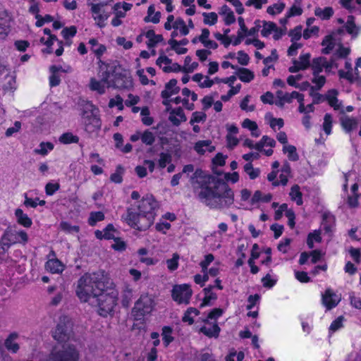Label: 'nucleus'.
Returning <instances> with one entry per match:
<instances>
[{
  "label": "nucleus",
  "instance_id": "dca6fc26",
  "mask_svg": "<svg viewBox=\"0 0 361 361\" xmlns=\"http://www.w3.org/2000/svg\"><path fill=\"white\" fill-rule=\"evenodd\" d=\"M341 124L347 133L355 131L360 127L359 135L361 136V119L345 117L342 119Z\"/></svg>",
  "mask_w": 361,
  "mask_h": 361
},
{
  "label": "nucleus",
  "instance_id": "4d7b16f0",
  "mask_svg": "<svg viewBox=\"0 0 361 361\" xmlns=\"http://www.w3.org/2000/svg\"><path fill=\"white\" fill-rule=\"evenodd\" d=\"M266 119L269 121L270 127L275 130L277 127L279 129L281 128L283 125L284 122L282 118H276L271 116V114H267L266 115Z\"/></svg>",
  "mask_w": 361,
  "mask_h": 361
},
{
  "label": "nucleus",
  "instance_id": "6ab92c4d",
  "mask_svg": "<svg viewBox=\"0 0 361 361\" xmlns=\"http://www.w3.org/2000/svg\"><path fill=\"white\" fill-rule=\"evenodd\" d=\"M133 4L126 2H118L114 4L112 9L115 16L123 18L126 16V12L130 11Z\"/></svg>",
  "mask_w": 361,
  "mask_h": 361
},
{
  "label": "nucleus",
  "instance_id": "f8f14e48",
  "mask_svg": "<svg viewBox=\"0 0 361 361\" xmlns=\"http://www.w3.org/2000/svg\"><path fill=\"white\" fill-rule=\"evenodd\" d=\"M157 65L166 73L180 72L181 69V66L177 63H173L171 59L165 55H161L157 59Z\"/></svg>",
  "mask_w": 361,
  "mask_h": 361
},
{
  "label": "nucleus",
  "instance_id": "b1692460",
  "mask_svg": "<svg viewBox=\"0 0 361 361\" xmlns=\"http://www.w3.org/2000/svg\"><path fill=\"white\" fill-rule=\"evenodd\" d=\"M272 200L271 193H263L260 190H256L250 200V204L255 205L258 202H269Z\"/></svg>",
  "mask_w": 361,
  "mask_h": 361
},
{
  "label": "nucleus",
  "instance_id": "c9c22d12",
  "mask_svg": "<svg viewBox=\"0 0 361 361\" xmlns=\"http://www.w3.org/2000/svg\"><path fill=\"white\" fill-rule=\"evenodd\" d=\"M160 12H156L154 6L150 5L147 9V15L145 18V21L151 22L153 23H158L160 20Z\"/></svg>",
  "mask_w": 361,
  "mask_h": 361
},
{
  "label": "nucleus",
  "instance_id": "423d86ee",
  "mask_svg": "<svg viewBox=\"0 0 361 361\" xmlns=\"http://www.w3.org/2000/svg\"><path fill=\"white\" fill-rule=\"evenodd\" d=\"M113 0H106L105 2L92 5V17L95 24L99 27H104L111 15V11L107 4Z\"/></svg>",
  "mask_w": 361,
  "mask_h": 361
},
{
  "label": "nucleus",
  "instance_id": "20e7f679",
  "mask_svg": "<svg viewBox=\"0 0 361 361\" xmlns=\"http://www.w3.org/2000/svg\"><path fill=\"white\" fill-rule=\"evenodd\" d=\"M155 305L154 298L148 294L142 295L135 302L133 310V314L136 320H140L142 318L150 314Z\"/></svg>",
  "mask_w": 361,
  "mask_h": 361
},
{
  "label": "nucleus",
  "instance_id": "4468645a",
  "mask_svg": "<svg viewBox=\"0 0 361 361\" xmlns=\"http://www.w3.org/2000/svg\"><path fill=\"white\" fill-rule=\"evenodd\" d=\"M310 65V54L308 53L300 54L298 60H294L293 66L288 68L290 73H296L299 71L307 69Z\"/></svg>",
  "mask_w": 361,
  "mask_h": 361
},
{
  "label": "nucleus",
  "instance_id": "39448f33",
  "mask_svg": "<svg viewBox=\"0 0 361 361\" xmlns=\"http://www.w3.org/2000/svg\"><path fill=\"white\" fill-rule=\"evenodd\" d=\"M28 240V236L25 231H17L8 227L2 235L0 245L2 249H8L11 245L16 243L25 244Z\"/></svg>",
  "mask_w": 361,
  "mask_h": 361
},
{
  "label": "nucleus",
  "instance_id": "9d476101",
  "mask_svg": "<svg viewBox=\"0 0 361 361\" xmlns=\"http://www.w3.org/2000/svg\"><path fill=\"white\" fill-rule=\"evenodd\" d=\"M192 294L190 286L186 283L174 286L171 293L173 300L179 304H188Z\"/></svg>",
  "mask_w": 361,
  "mask_h": 361
},
{
  "label": "nucleus",
  "instance_id": "ea45409f",
  "mask_svg": "<svg viewBox=\"0 0 361 361\" xmlns=\"http://www.w3.org/2000/svg\"><path fill=\"white\" fill-rule=\"evenodd\" d=\"M345 27L348 34L353 37H356L359 33V28L355 25L354 18L348 16L345 23Z\"/></svg>",
  "mask_w": 361,
  "mask_h": 361
},
{
  "label": "nucleus",
  "instance_id": "f704fd0d",
  "mask_svg": "<svg viewBox=\"0 0 361 361\" xmlns=\"http://www.w3.org/2000/svg\"><path fill=\"white\" fill-rule=\"evenodd\" d=\"M198 67V63L192 61V58L189 56H186L184 60V64L181 66L180 71L185 73H190L194 72Z\"/></svg>",
  "mask_w": 361,
  "mask_h": 361
},
{
  "label": "nucleus",
  "instance_id": "6e6552de",
  "mask_svg": "<svg viewBox=\"0 0 361 361\" xmlns=\"http://www.w3.org/2000/svg\"><path fill=\"white\" fill-rule=\"evenodd\" d=\"M75 295L81 302H87L90 298V274H84L77 281Z\"/></svg>",
  "mask_w": 361,
  "mask_h": 361
},
{
  "label": "nucleus",
  "instance_id": "4be33fe9",
  "mask_svg": "<svg viewBox=\"0 0 361 361\" xmlns=\"http://www.w3.org/2000/svg\"><path fill=\"white\" fill-rule=\"evenodd\" d=\"M169 120L176 126L186 121L183 110L180 107L176 108L170 112Z\"/></svg>",
  "mask_w": 361,
  "mask_h": 361
},
{
  "label": "nucleus",
  "instance_id": "37998d69",
  "mask_svg": "<svg viewBox=\"0 0 361 361\" xmlns=\"http://www.w3.org/2000/svg\"><path fill=\"white\" fill-rule=\"evenodd\" d=\"M286 7V4L281 1H279L278 2L274 4L267 7V12L269 15L275 16L281 13Z\"/></svg>",
  "mask_w": 361,
  "mask_h": 361
},
{
  "label": "nucleus",
  "instance_id": "c756f323",
  "mask_svg": "<svg viewBox=\"0 0 361 361\" xmlns=\"http://www.w3.org/2000/svg\"><path fill=\"white\" fill-rule=\"evenodd\" d=\"M15 215L17 219V222L23 226L25 228H30L32 224V221L30 218L28 217V216L23 212V211L21 209H17L15 211Z\"/></svg>",
  "mask_w": 361,
  "mask_h": 361
},
{
  "label": "nucleus",
  "instance_id": "ddd939ff",
  "mask_svg": "<svg viewBox=\"0 0 361 361\" xmlns=\"http://www.w3.org/2000/svg\"><path fill=\"white\" fill-rule=\"evenodd\" d=\"M194 151L200 156L212 153L215 150V146L210 140H200L194 143Z\"/></svg>",
  "mask_w": 361,
  "mask_h": 361
},
{
  "label": "nucleus",
  "instance_id": "a18cd8bd",
  "mask_svg": "<svg viewBox=\"0 0 361 361\" xmlns=\"http://www.w3.org/2000/svg\"><path fill=\"white\" fill-rule=\"evenodd\" d=\"M276 145V142L274 139L264 135L262 139L255 144V149L258 151H262L264 146H269L271 147H274Z\"/></svg>",
  "mask_w": 361,
  "mask_h": 361
},
{
  "label": "nucleus",
  "instance_id": "e2e57ef3",
  "mask_svg": "<svg viewBox=\"0 0 361 361\" xmlns=\"http://www.w3.org/2000/svg\"><path fill=\"white\" fill-rule=\"evenodd\" d=\"M332 123L333 118L331 115L329 114H325L322 128L327 135L331 133Z\"/></svg>",
  "mask_w": 361,
  "mask_h": 361
},
{
  "label": "nucleus",
  "instance_id": "c85d7f7f",
  "mask_svg": "<svg viewBox=\"0 0 361 361\" xmlns=\"http://www.w3.org/2000/svg\"><path fill=\"white\" fill-rule=\"evenodd\" d=\"M209 30L207 28H204L202 30V34L199 37V40L206 48L216 49L218 45L214 41L209 39Z\"/></svg>",
  "mask_w": 361,
  "mask_h": 361
},
{
  "label": "nucleus",
  "instance_id": "cd10ccee",
  "mask_svg": "<svg viewBox=\"0 0 361 361\" xmlns=\"http://www.w3.org/2000/svg\"><path fill=\"white\" fill-rule=\"evenodd\" d=\"M192 80L198 84L201 88L211 87L214 85V81L212 80L208 76H204L201 73L195 74Z\"/></svg>",
  "mask_w": 361,
  "mask_h": 361
},
{
  "label": "nucleus",
  "instance_id": "bf43d9fd",
  "mask_svg": "<svg viewBox=\"0 0 361 361\" xmlns=\"http://www.w3.org/2000/svg\"><path fill=\"white\" fill-rule=\"evenodd\" d=\"M106 49L104 45L98 44L94 39H92V51L99 59L104 54Z\"/></svg>",
  "mask_w": 361,
  "mask_h": 361
},
{
  "label": "nucleus",
  "instance_id": "aec40b11",
  "mask_svg": "<svg viewBox=\"0 0 361 361\" xmlns=\"http://www.w3.org/2000/svg\"><path fill=\"white\" fill-rule=\"evenodd\" d=\"M178 91L179 87L177 86V80L171 79L166 85L165 89L161 92V95L164 99H167L173 94H177Z\"/></svg>",
  "mask_w": 361,
  "mask_h": 361
},
{
  "label": "nucleus",
  "instance_id": "69168bd1",
  "mask_svg": "<svg viewBox=\"0 0 361 361\" xmlns=\"http://www.w3.org/2000/svg\"><path fill=\"white\" fill-rule=\"evenodd\" d=\"M140 115L143 124L150 126L153 123V118L149 116V110L147 107L142 108Z\"/></svg>",
  "mask_w": 361,
  "mask_h": 361
},
{
  "label": "nucleus",
  "instance_id": "f3484780",
  "mask_svg": "<svg viewBox=\"0 0 361 361\" xmlns=\"http://www.w3.org/2000/svg\"><path fill=\"white\" fill-rule=\"evenodd\" d=\"M204 326L201 327L200 331L209 337H217L220 332V328L216 323H209L207 319H204Z\"/></svg>",
  "mask_w": 361,
  "mask_h": 361
},
{
  "label": "nucleus",
  "instance_id": "4c0bfd02",
  "mask_svg": "<svg viewBox=\"0 0 361 361\" xmlns=\"http://www.w3.org/2000/svg\"><path fill=\"white\" fill-rule=\"evenodd\" d=\"M314 14L322 20H327L333 16L334 10L331 7H325L324 8L317 7L314 10Z\"/></svg>",
  "mask_w": 361,
  "mask_h": 361
},
{
  "label": "nucleus",
  "instance_id": "bb28decb",
  "mask_svg": "<svg viewBox=\"0 0 361 361\" xmlns=\"http://www.w3.org/2000/svg\"><path fill=\"white\" fill-rule=\"evenodd\" d=\"M338 92L336 90H331L326 94V99L329 105L335 110H341V103L337 99Z\"/></svg>",
  "mask_w": 361,
  "mask_h": 361
},
{
  "label": "nucleus",
  "instance_id": "5701e85b",
  "mask_svg": "<svg viewBox=\"0 0 361 361\" xmlns=\"http://www.w3.org/2000/svg\"><path fill=\"white\" fill-rule=\"evenodd\" d=\"M219 13L223 17L226 25H229L235 23V18L234 13L227 5L222 6Z\"/></svg>",
  "mask_w": 361,
  "mask_h": 361
},
{
  "label": "nucleus",
  "instance_id": "5fc2aeb1",
  "mask_svg": "<svg viewBox=\"0 0 361 361\" xmlns=\"http://www.w3.org/2000/svg\"><path fill=\"white\" fill-rule=\"evenodd\" d=\"M203 22L208 25H214L217 23L218 15L215 12L203 13Z\"/></svg>",
  "mask_w": 361,
  "mask_h": 361
},
{
  "label": "nucleus",
  "instance_id": "13d9d810",
  "mask_svg": "<svg viewBox=\"0 0 361 361\" xmlns=\"http://www.w3.org/2000/svg\"><path fill=\"white\" fill-rule=\"evenodd\" d=\"M161 336L165 346H168L173 340V337L172 336V329L169 326H164L162 329Z\"/></svg>",
  "mask_w": 361,
  "mask_h": 361
},
{
  "label": "nucleus",
  "instance_id": "3c124183",
  "mask_svg": "<svg viewBox=\"0 0 361 361\" xmlns=\"http://www.w3.org/2000/svg\"><path fill=\"white\" fill-rule=\"evenodd\" d=\"M122 305L124 307H128L131 298L133 297V289L130 286H126L122 291Z\"/></svg>",
  "mask_w": 361,
  "mask_h": 361
},
{
  "label": "nucleus",
  "instance_id": "2eb2a0df",
  "mask_svg": "<svg viewBox=\"0 0 361 361\" xmlns=\"http://www.w3.org/2000/svg\"><path fill=\"white\" fill-rule=\"evenodd\" d=\"M322 304L327 310L335 307L341 300V296L336 294L331 289H326L322 295Z\"/></svg>",
  "mask_w": 361,
  "mask_h": 361
},
{
  "label": "nucleus",
  "instance_id": "7ed1b4c3",
  "mask_svg": "<svg viewBox=\"0 0 361 361\" xmlns=\"http://www.w3.org/2000/svg\"><path fill=\"white\" fill-rule=\"evenodd\" d=\"M159 206L154 196L147 194L137 202L136 207L138 212H134L132 209H128L124 220L130 227L139 231H145L153 224Z\"/></svg>",
  "mask_w": 361,
  "mask_h": 361
},
{
  "label": "nucleus",
  "instance_id": "0eeeda50",
  "mask_svg": "<svg viewBox=\"0 0 361 361\" xmlns=\"http://www.w3.org/2000/svg\"><path fill=\"white\" fill-rule=\"evenodd\" d=\"M78 353L72 345L62 346V349L53 350L49 355L48 361H78Z\"/></svg>",
  "mask_w": 361,
  "mask_h": 361
},
{
  "label": "nucleus",
  "instance_id": "49530a36",
  "mask_svg": "<svg viewBox=\"0 0 361 361\" xmlns=\"http://www.w3.org/2000/svg\"><path fill=\"white\" fill-rule=\"evenodd\" d=\"M115 85L121 89H130L133 87V84L130 77L123 76L116 80Z\"/></svg>",
  "mask_w": 361,
  "mask_h": 361
},
{
  "label": "nucleus",
  "instance_id": "9b49d317",
  "mask_svg": "<svg viewBox=\"0 0 361 361\" xmlns=\"http://www.w3.org/2000/svg\"><path fill=\"white\" fill-rule=\"evenodd\" d=\"M164 28L166 30L172 29L177 30L180 36H185L189 33V28L187 27L185 22L180 18L175 19L173 15L167 17L166 22L164 23Z\"/></svg>",
  "mask_w": 361,
  "mask_h": 361
},
{
  "label": "nucleus",
  "instance_id": "a211bd4d",
  "mask_svg": "<svg viewBox=\"0 0 361 361\" xmlns=\"http://www.w3.org/2000/svg\"><path fill=\"white\" fill-rule=\"evenodd\" d=\"M19 335L16 332H13L8 335L6 339L4 341L5 348L12 353H16L20 346L18 343L16 342V341L18 338Z\"/></svg>",
  "mask_w": 361,
  "mask_h": 361
},
{
  "label": "nucleus",
  "instance_id": "6e6d98bb",
  "mask_svg": "<svg viewBox=\"0 0 361 361\" xmlns=\"http://www.w3.org/2000/svg\"><path fill=\"white\" fill-rule=\"evenodd\" d=\"M169 44L172 50H173L177 54L181 55L185 54L188 51V49L180 45L178 41L174 39H171L169 41Z\"/></svg>",
  "mask_w": 361,
  "mask_h": 361
},
{
  "label": "nucleus",
  "instance_id": "338daca9",
  "mask_svg": "<svg viewBox=\"0 0 361 361\" xmlns=\"http://www.w3.org/2000/svg\"><path fill=\"white\" fill-rule=\"evenodd\" d=\"M276 24L271 22H264L262 29L261 30V34L263 37H269L273 32V30L275 29Z\"/></svg>",
  "mask_w": 361,
  "mask_h": 361
},
{
  "label": "nucleus",
  "instance_id": "774afa93",
  "mask_svg": "<svg viewBox=\"0 0 361 361\" xmlns=\"http://www.w3.org/2000/svg\"><path fill=\"white\" fill-rule=\"evenodd\" d=\"M259 300L260 296L258 294L250 295L247 298V309L251 310L254 307H258Z\"/></svg>",
  "mask_w": 361,
  "mask_h": 361
},
{
  "label": "nucleus",
  "instance_id": "e433bc0d",
  "mask_svg": "<svg viewBox=\"0 0 361 361\" xmlns=\"http://www.w3.org/2000/svg\"><path fill=\"white\" fill-rule=\"evenodd\" d=\"M312 68L313 75L319 74L324 68H327V61L324 58L314 59L312 61Z\"/></svg>",
  "mask_w": 361,
  "mask_h": 361
},
{
  "label": "nucleus",
  "instance_id": "473e14b6",
  "mask_svg": "<svg viewBox=\"0 0 361 361\" xmlns=\"http://www.w3.org/2000/svg\"><path fill=\"white\" fill-rule=\"evenodd\" d=\"M290 198L292 201L295 202L298 205L302 204V194L300 191L299 185H294L291 187L289 192Z\"/></svg>",
  "mask_w": 361,
  "mask_h": 361
},
{
  "label": "nucleus",
  "instance_id": "de8ad7c7",
  "mask_svg": "<svg viewBox=\"0 0 361 361\" xmlns=\"http://www.w3.org/2000/svg\"><path fill=\"white\" fill-rule=\"evenodd\" d=\"M59 140L62 144L68 145L71 143H78L79 141V137L76 135H74L72 133L67 132L63 133L59 137Z\"/></svg>",
  "mask_w": 361,
  "mask_h": 361
},
{
  "label": "nucleus",
  "instance_id": "72a5a7b5",
  "mask_svg": "<svg viewBox=\"0 0 361 361\" xmlns=\"http://www.w3.org/2000/svg\"><path fill=\"white\" fill-rule=\"evenodd\" d=\"M242 126H243V128L250 130L252 136H253L255 137H257L260 135V132L258 130V126H257V124L256 123V122H255L249 118H245L242 122Z\"/></svg>",
  "mask_w": 361,
  "mask_h": 361
},
{
  "label": "nucleus",
  "instance_id": "7c9ffc66",
  "mask_svg": "<svg viewBox=\"0 0 361 361\" xmlns=\"http://www.w3.org/2000/svg\"><path fill=\"white\" fill-rule=\"evenodd\" d=\"M212 288H213V286H209L207 288H205L203 290L204 296L202 302L200 305V307H205V306L210 305L212 302H214V300H216L217 296H216V293H214L212 291Z\"/></svg>",
  "mask_w": 361,
  "mask_h": 361
},
{
  "label": "nucleus",
  "instance_id": "603ef678",
  "mask_svg": "<svg viewBox=\"0 0 361 361\" xmlns=\"http://www.w3.org/2000/svg\"><path fill=\"white\" fill-rule=\"evenodd\" d=\"M199 314V311L196 308L190 307L185 312L183 321L192 324L194 322V318Z\"/></svg>",
  "mask_w": 361,
  "mask_h": 361
},
{
  "label": "nucleus",
  "instance_id": "79ce46f5",
  "mask_svg": "<svg viewBox=\"0 0 361 361\" xmlns=\"http://www.w3.org/2000/svg\"><path fill=\"white\" fill-rule=\"evenodd\" d=\"M112 68L108 64L103 63L99 60V75L102 80L105 82L108 81L110 74L111 73Z\"/></svg>",
  "mask_w": 361,
  "mask_h": 361
},
{
  "label": "nucleus",
  "instance_id": "052dcab7",
  "mask_svg": "<svg viewBox=\"0 0 361 361\" xmlns=\"http://www.w3.org/2000/svg\"><path fill=\"white\" fill-rule=\"evenodd\" d=\"M109 106L110 108L117 107L119 111H122L124 109L123 99L120 95H116L115 97L111 98L109 102Z\"/></svg>",
  "mask_w": 361,
  "mask_h": 361
},
{
  "label": "nucleus",
  "instance_id": "58836bf2",
  "mask_svg": "<svg viewBox=\"0 0 361 361\" xmlns=\"http://www.w3.org/2000/svg\"><path fill=\"white\" fill-rule=\"evenodd\" d=\"M290 172V169L288 166H285L281 170V173L279 175V180L274 181L273 186H279V185H286L288 180V175Z\"/></svg>",
  "mask_w": 361,
  "mask_h": 361
},
{
  "label": "nucleus",
  "instance_id": "2f4dec72",
  "mask_svg": "<svg viewBox=\"0 0 361 361\" xmlns=\"http://www.w3.org/2000/svg\"><path fill=\"white\" fill-rule=\"evenodd\" d=\"M238 78L243 82H250L255 78V73L245 68H240L236 72Z\"/></svg>",
  "mask_w": 361,
  "mask_h": 361
},
{
  "label": "nucleus",
  "instance_id": "8fccbe9b",
  "mask_svg": "<svg viewBox=\"0 0 361 361\" xmlns=\"http://www.w3.org/2000/svg\"><path fill=\"white\" fill-rule=\"evenodd\" d=\"M244 171L251 180L259 177L261 173L260 169L259 168H254L251 163H247L244 166Z\"/></svg>",
  "mask_w": 361,
  "mask_h": 361
},
{
  "label": "nucleus",
  "instance_id": "a19ab883",
  "mask_svg": "<svg viewBox=\"0 0 361 361\" xmlns=\"http://www.w3.org/2000/svg\"><path fill=\"white\" fill-rule=\"evenodd\" d=\"M47 270L53 274L61 272L63 269V265L59 259H50L46 263Z\"/></svg>",
  "mask_w": 361,
  "mask_h": 361
},
{
  "label": "nucleus",
  "instance_id": "c03bdc74",
  "mask_svg": "<svg viewBox=\"0 0 361 361\" xmlns=\"http://www.w3.org/2000/svg\"><path fill=\"white\" fill-rule=\"evenodd\" d=\"M147 252L148 251L146 248H140L137 250L140 262L147 266L155 264L157 263V260L151 257H147L146 255Z\"/></svg>",
  "mask_w": 361,
  "mask_h": 361
},
{
  "label": "nucleus",
  "instance_id": "f03ea898",
  "mask_svg": "<svg viewBox=\"0 0 361 361\" xmlns=\"http://www.w3.org/2000/svg\"><path fill=\"white\" fill-rule=\"evenodd\" d=\"M118 292L109 276L104 271L92 275V298L98 307V313L102 317L111 314L117 305Z\"/></svg>",
  "mask_w": 361,
  "mask_h": 361
},
{
  "label": "nucleus",
  "instance_id": "393cba45",
  "mask_svg": "<svg viewBox=\"0 0 361 361\" xmlns=\"http://www.w3.org/2000/svg\"><path fill=\"white\" fill-rule=\"evenodd\" d=\"M145 37L148 39L147 44L149 48L156 47L159 42L163 40L161 35H157L152 30L147 31L145 34Z\"/></svg>",
  "mask_w": 361,
  "mask_h": 361
},
{
  "label": "nucleus",
  "instance_id": "f257e3e1",
  "mask_svg": "<svg viewBox=\"0 0 361 361\" xmlns=\"http://www.w3.org/2000/svg\"><path fill=\"white\" fill-rule=\"evenodd\" d=\"M190 183L199 201L211 209L227 208L234 202L233 190L201 169L194 172Z\"/></svg>",
  "mask_w": 361,
  "mask_h": 361
},
{
  "label": "nucleus",
  "instance_id": "412c9836",
  "mask_svg": "<svg viewBox=\"0 0 361 361\" xmlns=\"http://www.w3.org/2000/svg\"><path fill=\"white\" fill-rule=\"evenodd\" d=\"M116 230L112 224H109L103 231H96L95 236L98 239H113L115 238Z\"/></svg>",
  "mask_w": 361,
  "mask_h": 361
},
{
  "label": "nucleus",
  "instance_id": "09e8293b",
  "mask_svg": "<svg viewBox=\"0 0 361 361\" xmlns=\"http://www.w3.org/2000/svg\"><path fill=\"white\" fill-rule=\"evenodd\" d=\"M345 67L346 71L340 70L338 71L339 76L342 78H345L350 81L353 80V74L351 62L349 61H346L345 63Z\"/></svg>",
  "mask_w": 361,
  "mask_h": 361
},
{
  "label": "nucleus",
  "instance_id": "0e129e2a",
  "mask_svg": "<svg viewBox=\"0 0 361 361\" xmlns=\"http://www.w3.org/2000/svg\"><path fill=\"white\" fill-rule=\"evenodd\" d=\"M109 86L108 81L102 82L94 81L92 80V90H97L99 94H102L105 92L106 87Z\"/></svg>",
  "mask_w": 361,
  "mask_h": 361
},
{
  "label": "nucleus",
  "instance_id": "864d4df0",
  "mask_svg": "<svg viewBox=\"0 0 361 361\" xmlns=\"http://www.w3.org/2000/svg\"><path fill=\"white\" fill-rule=\"evenodd\" d=\"M283 151L285 154H287V156L290 161H297L299 158L296 152V148L293 145H284Z\"/></svg>",
  "mask_w": 361,
  "mask_h": 361
},
{
  "label": "nucleus",
  "instance_id": "1a4fd4ad",
  "mask_svg": "<svg viewBox=\"0 0 361 361\" xmlns=\"http://www.w3.org/2000/svg\"><path fill=\"white\" fill-rule=\"evenodd\" d=\"M70 322L67 317H61L59 322L52 332L53 338L59 343L67 341L70 338Z\"/></svg>",
  "mask_w": 361,
  "mask_h": 361
},
{
  "label": "nucleus",
  "instance_id": "680f3d73",
  "mask_svg": "<svg viewBox=\"0 0 361 361\" xmlns=\"http://www.w3.org/2000/svg\"><path fill=\"white\" fill-rule=\"evenodd\" d=\"M179 258V255L174 253L172 258L166 260V263L169 271H173L178 269Z\"/></svg>",
  "mask_w": 361,
  "mask_h": 361
},
{
  "label": "nucleus",
  "instance_id": "a878e982",
  "mask_svg": "<svg viewBox=\"0 0 361 361\" xmlns=\"http://www.w3.org/2000/svg\"><path fill=\"white\" fill-rule=\"evenodd\" d=\"M336 44V39L335 34L326 36L322 43V45L324 47L322 49V53L325 54H329L335 47Z\"/></svg>",
  "mask_w": 361,
  "mask_h": 361
}]
</instances>
